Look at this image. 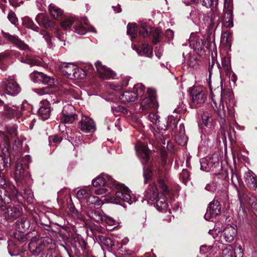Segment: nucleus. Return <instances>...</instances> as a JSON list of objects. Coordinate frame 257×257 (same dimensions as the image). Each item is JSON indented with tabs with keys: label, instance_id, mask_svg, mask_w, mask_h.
I'll use <instances>...</instances> for the list:
<instances>
[{
	"label": "nucleus",
	"instance_id": "obj_25",
	"mask_svg": "<svg viewBox=\"0 0 257 257\" xmlns=\"http://www.w3.org/2000/svg\"><path fill=\"white\" fill-rule=\"evenodd\" d=\"M217 67L220 72V77L221 78L223 73L228 75L230 72V60L228 57H223L221 58V66L217 63Z\"/></svg>",
	"mask_w": 257,
	"mask_h": 257
},
{
	"label": "nucleus",
	"instance_id": "obj_10",
	"mask_svg": "<svg viewBox=\"0 0 257 257\" xmlns=\"http://www.w3.org/2000/svg\"><path fill=\"white\" fill-rule=\"evenodd\" d=\"M48 241L47 237L39 239L37 237H34L29 244L30 251L34 255H38L42 252L41 257H47V254L44 251L48 250L47 247Z\"/></svg>",
	"mask_w": 257,
	"mask_h": 257
},
{
	"label": "nucleus",
	"instance_id": "obj_20",
	"mask_svg": "<svg viewBox=\"0 0 257 257\" xmlns=\"http://www.w3.org/2000/svg\"><path fill=\"white\" fill-rule=\"evenodd\" d=\"M95 65L97 69V71L99 74V76L102 79H109L113 78L115 74L112 70L107 68L105 66L103 65L101 62L97 61Z\"/></svg>",
	"mask_w": 257,
	"mask_h": 257
},
{
	"label": "nucleus",
	"instance_id": "obj_37",
	"mask_svg": "<svg viewBox=\"0 0 257 257\" xmlns=\"http://www.w3.org/2000/svg\"><path fill=\"white\" fill-rule=\"evenodd\" d=\"M36 21L39 26L45 29L48 27V16L46 11L45 13H39L36 17Z\"/></svg>",
	"mask_w": 257,
	"mask_h": 257
},
{
	"label": "nucleus",
	"instance_id": "obj_22",
	"mask_svg": "<svg viewBox=\"0 0 257 257\" xmlns=\"http://www.w3.org/2000/svg\"><path fill=\"white\" fill-rule=\"evenodd\" d=\"M76 65L71 63H63L59 67L62 74L69 79H73Z\"/></svg>",
	"mask_w": 257,
	"mask_h": 257
},
{
	"label": "nucleus",
	"instance_id": "obj_40",
	"mask_svg": "<svg viewBox=\"0 0 257 257\" xmlns=\"http://www.w3.org/2000/svg\"><path fill=\"white\" fill-rule=\"evenodd\" d=\"M63 13V11L56 5L51 4L49 5V15L54 19L60 18Z\"/></svg>",
	"mask_w": 257,
	"mask_h": 257
},
{
	"label": "nucleus",
	"instance_id": "obj_36",
	"mask_svg": "<svg viewBox=\"0 0 257 257\" xmlns=\"http://www.w3.org/2000/svg\"><path fill=\"white\" fill-rule=\"evenodd\" d=\"M150 22L142 21L140 23V34L143 37H147L152 32Z\"/></svg>",
	"mask_w": 257,
	"mask_h": 257
},
{
	"label": "nucleus",
	"instance_id": "obj_63",
	"mask_svg": "<svg viewBox=\"0 0 257 257\" xmlns=\"http://www.w3.org/2000/svg\"><path fill=\"white\" fill-rule=\"evenodd\" d=\"M8 18L12 24L16 25L18 22V19L14 12L9 13Z\"/></svg>",
	"mask_w": 257,
	"mask_h": 257
},
{
	"label": "nucleus",
	"instance_id": "obj_2",
	"mask_svg": "<svg viewBox=\"0 0 257 257\" xmlns=\"http://www.w3.org/2000/svg\"><path fill=\"white\" fill-rule=\"evenodd\" d=\"M92 183L94 187H100L95 191V193L98 195L106 192L107 189L105 186L113 188L112 194L110 196H107L106 199L110 203L120 204L121 201H124L131 204L136 201L135 197L127 187L118 183L107 174H101L93 179Z\"/></svg>",
	"mask_w": 257,
	"mask_h": 257
},
{
	"label": "nucleus",
	"instance_id": "obj_46",
	"mask_svg": "<svg viewBox=\"0 0 257 257\" xmlns=\"http://www.w3.org/2000/svg\"><path fill=\"white\" fill-rule=\"evenodd\" d=\"M23 25L28 28L31 29L34 31H37V27L36 26L33 20L28 17H25L23 19Z\"/></svg>",
	"mask_w": 257,
	"mask_h": 257
},
{
	"label": "nucleus",
	"instance_id": "obj_41",
	"mask_svg": "<svg viewBox=\"0 0 257 257\" xmlns=\"http://www.w3.org/2000/svg\"><path fill=\"white\" fill-rule=\"evenodd\" d=\"M133 92L137 95V98H138L142 97L143 95L145 96L147 90L146 91V88L143 84L137 83L134 86Z\"/></svg>",
	"mask_w": 257,
	"mask_h": 257
},
{
	"label": "nucleus",
	"instance_id": "obj_57",
	"mask_svg": "<svg viewBox=\"0 0 257 257\" xmlns=\"http://www.w3.org/2000/svg\"><path fill=\"white\" fill-rule=\"evenodd\" d=\"M162 32L158 29H156L153 34V39L152 42L156 44L159 41L160 38L161 37Z\"/></svg>",
	"mask_w": 257,
	"mask_h": 257
},
{
	"label": "nucleus",
	"instance_id": "obj_24",
	"mask_svg": "<svg viewBox=\"0 0 257 257\" xmlns=\"http://www.w3.org/2000/svg\"><path fill=\"white\" fill-rule=\"evenodd\" d=\"M4 113L8 118H12L15 117L19 118L22 115V112L20 110L19 106H17L16 105H13L12 107L7 105H5Z\"/></svg>",
	"mask_w": 257,
	"mask_h": 257
},
{
	"label": "nucleus",
	"instance_id": "obj_54",
	"mask_svg": "<svg viewBox=\"0 0 257 257\" xmlns=\"http://www.w3.org/2000/svg\"><path fill=\"white\" fill-rule=\"evenodd\" d=\"M47 0H36L37 8L41 11H46Z\"/></svg>",
	"mask_w": 257,
	"mask_h": 257
},
{
	"label": "nucleus",
	"instance_id": "obj_62",
	"mask_svg": "<svg viewBox=\"0 0 257 257\" xmlns=\"http://www.w3.org/2000/svg\"><path fill=\"white\" fill-rule=\"evenodd\" d=\"M6 129L8 133L12 138L17 136V127L15 126H6Z\"/></svg>",
	"mask_w": 257,
	"mask_h": 257
},
{
	"label": "nucleus",
	"instance_id": "obj_50",
	"mask_svg": "<svg viewBox=\"0 0 257 257\" xmlns=\"http://www.w3.org/2000/svg\"><path fill=\"white\" fill-rule=\"evenodd\" d=\"M234 249L232 245H228L222 251V257H234Z\"/></svg>",
	"mask_w": 257,
	"mask_h": 257
},
{
	"label": "nucleus",
	"instance_id": "obj_8",
	"mask_svg": "<svg viewBox=\"0 0 257 257\" xmlns=\"http://www.w3.org/2000/svg\"><path fill=\"white\" fill-rule=\"evenodd\" d=\"M203 124L202 134L201 136V143L205 147H207L210 141L215 135V131L212 123V119L207 113H203L202 116Z\"/></svg>",
	"mask_w": 257,
	"mask_h": 257
},
{
	"label": "nucleus",
	"instance_id": "obj_31",
	"mask_svg": "<svg viewBox=\"0 0 257 257\" xmlns=\"http://www.w3.org/2000/svg\"><path fill=\"white\" fill-rule=\"evenodd\" d=\"M32 80L35 83H42L44 84L48 83V76L43 73L38 71H34L30 75Z\"/></svg>",
	"mask_w": 257,
	"mask_h": 257
},
{
	"label": "nucleus",
	"instance_id": "obj_58",
	"mask_svg": "<svg viewBox=\"0 0 257 257\" xmlns=\"http://www.w3.org/2000/svg\"><path fill=\"white\" fill-rule=\"evenodd\" d=\"M74 107L71 104H67L63 107L62 110V115L70 114V113H73Z\"/></svg>",
	"mask_w": 257,
	"mask_h": 257
},
{
	"label": "nucleus",
	"instance_id": "obj_56",
	"mask_svg": "<svg viewBox=\"0 0 257 257\" xmlns=\"http://www.w3.org/2000/svg\"><path fill=\"white\" fill-rule=\"evenodd\" d=\"M190 178V174L188 171L186 169H183L180 176V180L185 184Z\"/></svg>",
	"mask_w": 257,
	"mask_h": 257
},
{
	"label": "nucleus",
	"instance_id": "obj_47",
	"mask_svg": "<svg viewBox=\"0 0 257 257\" xmlns=\"http://www.w3.org/2000/svg\"><path fill=\"white\" fill-rule=\"evenodd\" d=\"M87 75V72L83 69L80 68L77 66L75 71H74V79H82L85 77Z\"/></svg>",
	"mask_w": 257,
	"mask_h": 257
},
{
	"label": "nucleus",
	"instance_id": "obj_7",
	"mask_svg": "<svg viewBox=\"0 0 257 257\" xmlns=\"http://www.w3.org/2000/svg\"><path fill=\"white\" fill-rule=\"evenodd\" d=\"M72 25L74 31L79 35H84L87 31L96 32L94 27L88 25L86 17L79 19L75 16H71L64 19L61 22V26L65 30H70Z\"/></svg>",
	"mask_w": 257,
	"mask_h": 257
},
{
	"label": "nucleus",
	"instance_id": "obj_48",
	"mask_svg": "<svg viewBox=\"0 0 257 257\" xmlns=\"http://www.w3.org/2000/svg\"><path fill=\"white\" fill-rule=\"evenodd\" d=\"M153 169L149 166H144V177L145 178V183H146L148 180H149L152 176L153 175Z\"/></svg>",
	"mask_w": 257,
	"mask_h": 257
},
{
	"label": "nucleus",
	"instance_id": "obj_38",
	"mask_svg": "<svg viewBox=\"0 0 257 257\" xmlns=\"http://www.w3.org/2000/svg\"><path fill=\"white\" fill-rule=\"evenodd\" d=\"M10 156L8 153L0 152V171L10 166Z\"/></svg>",
	"mask_w": 257,
	"mask_h": 257
},
{
	"label": "nucleus",
	"instance_id": "obj_55",
	"mask_svg": "<svg viewBox=\"0 0 257 257\" xmlns=\"http://www.w3.org/2000/svg\"><path fill=\"white\" fill-rule=\"evenodd\" d=\"M111 109L115 115H118L119 112L125 113L127 112L126 108L120 105L113 106L111 107Z\"/></svg>",
	"mask_w": 257,
	"mask_h": 257
},
{
	"label": "nucleus",
	"instance_id": "obj_60",
	"mask_svg": "<svg viewBox=\"0 0 257 257\" xmlns=\"http://www.w3.org/2000/svg\"><path fill=\"white\" fill-rule=\"evenodd\" d=\"M233 2L232 0H224V9L223 11H233Z\"/></svg>",
	"mask_w": 257,
	"mask_h": 257
},
{
	"label": "nucleus",
	"instance_id": "obj_49",
	"mask_svg": "<svg viewBox=\"0 0 257 257\" xmlns=\"http://www.w3.org/2000/svg\"><path fill=\"white\" fill-rule=\"evenodd\" d=\"M75 119V115L74 113H70V114L62 115L61 121L64 123H72Z\"/></svg>",
	"mask_w": 257,
	"mask_h": 257
},
{
	"label": "nucleus",
	"instance_id": "obj_16",
	"mask_svg": "<svg viewBox=\"0 0 257 257\" xmlns=\"http://www.w3.org/2000/svg\"><path fill=\"white\" fill-rule=\"evenodd\" d=\"M205 24L208 27L209 31H212L214 27L216 28L219 24V14L217 13L210 11L204 17Z\"/></svg>",
	"mask_w": 257,
	"mask_h": 257
},
{
	"label": "nucleus",
	"instance_id": "obj_4",
	"mask_svg": "<svg viewBox=\"0 0 257 257\" xmlns=\"http://www.w3.org/2000/svg\"><path fill=\"white\" fill-rule=\"evenodd\" d=\"M149 119L154 125L152 128V132L158 142H161L163 145L167 143L168 145L169 141L166 142L164 133L167 130L173 131L175 129L179 120V116L176 115L174 117L173 115H169L167 120V124H165L160 121V116L155 112H151L148 115Z\"/></svg>",
	"mask_w": 257,
	"mask_h": 257
},
{
	"label": "nucleus",
	"instance_id": "obj_34",
	"mask_svg": "<svg viewBox=\"0 0 257 257\" xmlns=\"http://www.w3.org/2000/svg\"><path fill=\"white\" fill-rule=\"evenodd\" d=\"M87 216L94 221L100 223L103 220L102 213L101 210H88L86 212Z\"/></svg>",
	"mask_w": 257,
	"mask_h": 257
},
{
	"label": "nucleus",
	"instance_id": "obj_42",
	"mask_svg": "<svg viewBox=\"0 0 257 257\" xmlns=\"http://www.w3.org/2000/svg\"><path fill=\"white\" fill-rule=\"evenodd\" d=\"M92 194V191L89 188L81 189L79 190L76 193V197L79 200H87L90 194Z\"/></svg>",
	"mask_w": 257,
	"mask_h": 257
},
{
	"label": "nucleus",
	"instance_id": "obj_9",
	"mask_svg": "<svg viewBox=\"0 0 257 257\" xmlns=\"http://www.w3.org/2000/svg\"><path fill=\"white\" fill-rule=\"evenodd\" d=\"M21 91V87L15 77L9 76L4 78L0 83V95L6 94L12 96L17 95Z\"/></svg>",
	"mask_w": 257,
	"mask_h": 257
},
{
	"label": "nucleus",
	"instance_id": "obj_35",
	"mask_svg": "<svg viewBox=\"0 0 257 257\" xmlns=\"http://www.w3.org/2000/svg\"><path fill=\"white\" fill-rule=\"evenodd\" d=\"M222 18L223 25L226 28H232L233 26V11H223Z\"/></svg>",
	"mask_w": 257,
	"mask_h": 257
},
{
	"label": "nucleus",
	"instance_id": "obj_59",
	"mask_svg": "<svg viewBox=\"0 0 257 257\" xmlns=\"http://www.w3.org/2000/svg\"><path fill=\"white\" fill-rule=\"evenodd\" d=\"M231 34L227 32H224L221 36V41L222 42H225L226 43H229L231 41Z\"/></svg>",
	"mask_w": 257,
	"mask_h": 257
},
{
	"label": "nucleus",
	"instance_id": "obj_21",
	"mask_svg": "<svg viewBox=\"0 0 257 257\" xmlns=\"http://www.w3.org/2000/svg\"><path fill=\"white\" fill-rule=\"evenodd\" d=\"M80 129L84 133H92L95 131V126L93 120L87 116H83L80 122Z\"/></svg>",
	"mask_w": 257,
	"mask_h": 257
},
{
	"label": "nucleus",
	"instance_id": "obj_43",
	"mask_svg": "<svg viewBox=\"0 0 257 257\" xmlns=\"http://www.w3.org/2000/svg\"><path fill=\"white\" fill-rule=\"evenodd\" d=\"M28 64L30 65L31 66H42V67H46L47 64L44 63L43 60L38 57H33L27 59Z\"/></svg>",
	"mask_w": 257,
	"mask_h": 257
},
{
	"label": "nucleus",
	"instance_id": "obj_26",
	"mask_svg": "<svg viewBox=\"0 0 257 257\" xmlns=\"http://www.w3.org/2000/svg\"><path fill=\"white\" fill-rule=\"evenodd\" d=\"M236 235V229L231 225H227L223 230V236L226 242H232Z\"/></svg>",
	"mask_w": 257,
	"mask_h": 257
},
{
	"label": "nucleus",
	"instance_id": "obj_45",
	"mask_svg": "<svg viewBox=\"0 0 257 257\" xmlns=\"http://www.w3.org/2000/svg\"><path fill=\"white\" fill-rule=\"evenodd\" d=\"M88 205L94 204L95 206H100L103 204L102 201L100 200L98 197L90 194L86 200Z\"/></svg>",
	"mask_w": 257,
	"mask_h": 257
},
{
	"label": "nucleus",
	"instance_id": "obj_27",
	"mask_svg": "<svg viewBox=\"0 0 257 257\" xmlns=\"http://www.w3.org/2000/svg\"><path fill=\"white\" fill-rule=\"evenodd\" d=\"M120 101L124 104H131L138 99L137 95L131 91H126L119 96Z\"/></svg>",
	"mask_w": 257,
	"mask_h": 257
},
{
	"label": "nucleus",
	"instance_id": "obj_17",
	"mask_svg": "<svg viewBox=\"0 0 257 257\" xmlns=\"http://www.w3.org/2000/svg\"><path fill=\"white\" fill-rule=\"evenodd\" d=\"M2 33L4 38L9 41L11 43L15 45L19 49L25 50L28 48V46L19 39L16 35H11L3 31H2Z\"/></svg>",
	"mask_w": 257,
	"mask_h": 257
},
{
	"label": "nucleus",
	"instance_id": "obj_6",
	"mask_svg": "<svg viewBox=\"0 0 257 257\" xmlns=\"http://www.w3.org/2000/svg\"><path fill=\"white\" fill-rule=\"evenodd\" d=\"M31 162L32 160L29 155L19 158L17 161L14 178L18 187H22L24 185H29L32 183L33 181L30 174L28 172H26L24 168V165L29 168V164Z\"/></svg>",
	"mask_w": 257,
	"mask_h": 257
},
{
	"label": "nucleus",
	"instance_id": "obj_33",
	"mask_svg": "<svg viewBox=\"0 0 257 257\" xmlns=\"http://www.w3.org/2000/svg\"><path fill=\"white\" fill-rule=\"evenodd\" d=\"M190 46L194 50H199L202 48L203 41L196 34L192 33L189 39Z\"/></svg>",
	"mask_w": 257,
	"mask_h": 257
},
{
	"label": "nucleus",
	"instance_id": "obj_23",
	"mask_svg": "<svg viewBox=\"0 0 257 257\" xmlns=\"http://www.w3.org/2000/svg\"><path fill=\"white\" fill-rule=\"evenodd\" d=\"M130 81V77L127 76H121L120 78L109 84L110 88L116 91H120L126 87Z\"/></svg>",
	"mask_w": 257,
	"mask_h": 257
},
{
	"label": "nucleus",
	"instance_id": "obj_15",
	"mask_svg": "<svg viewBox=\"0 0 257 257\" xmlns=\"http://www.w3.org/2000/svg\"><path fill=\"white\" fill-rule=\"evenodd\" d=\"M135 149L137 154L142 163L144 165L147 163L149 161L150 158L149 151L146 146L143 143L138 141L135 145Z\"/></svg>",
	"mask_w": 257,
	"mask_h": 257
},
{
	"label": "nucleus",
	"instance_id": "obj_61",
	"mask_svg": "<svg viewBox=\"0 0 257 257\" xmlns=\"http://www.w3.org/2000/svg\"><path fill=\"white\" fill-rule=\"evenodd\" d=\"M248 203L250 205L253 209L257 211V198L256 197L253 196L250 197L248 199Z\"/></svg>",
	"mask_w": 257,
	"mask_h": 257
},
{
	"label": "nucleus",
	"instance_id": "obj_39",
	"mask_svg": "<svg viewBox=\"0 0 257 257\" xmlns=\"http://www.w3.org/2000/svg\"><path fill=\"white\" fill-rule=\"evenodd\" d=\"M180 133L175 137V141L180 145H185L187 142V137L185 135V127L183 123L180 124Z\"/></svg>",
	"mask_w": 257,
	"mask_h": 257
},
{
	"label": "nucleus",
	"instance_id": "obj_29",
	"mask_svg": "<svg viewBox=\"0 0 257 257\" xmlns=\"http://www.w3.org/2000/svg\"><path fill=\"white\" fill-rule=\"evenodd\" d=\"M30 226L29 220L27 218L18 219L15 223V227L17 231L25 232Z\"/></svg>",
	"mask_w": 257,
	"mask_h": 257
},
{
	"label": "nucleus",
	"instance_id": "obj_12",
	"mask_svg": "<svg viewBox=\"0 0 257 257\" xmlns=\"http://www.w3.org/2000/svg\"><path fill=\"white\" fill-rule=\"evenodd\" d=\"M158 107V103L156 99V92L152 88H148L145 97L141 103L142 111H148L151 109H156Z\"/></svg>",
	"mask_w": 257,
	"mask_h": 257
},
{
	"label": "nucleus",
	"instance_id": "obj_52",
	"mask_svg": "<svg viewBox=\"0 0 257 257\" xmlns=\"http://www.w3.org/2000/svg\"><path fill=\"white\" fill-rule=\"evenodd\" d=\"M99 240L101 243L108 247H112L114 246V243L111 238L103 236H98Z\"/></svg>",
	"mask_w": 257,
	"mask_h": 257
},
{
	"label": "nucleus",
	"instance_id": "obj_18",
	"mask_svg": "<svg viewBox=\"0 0 257 257\" xmlns=\"http://www.w3.org/2000/svg\"><path fill=\"white\" fill-rule=\"evenodd\" d=\"M231 182L236 189L238 193V198L241 203H243L245 197H244V192L243 190V183L239 179L236 174H232L231 178Z\"/></svg>",
	"mask_w": 257,
	"mask_h": 257
},
{
	"label": "nucleus",
	"instance_id": "obj_19",
	"mask_svg": "<svg viewBox=\"0 0 257 257\" xmlns=\"http://www.w3.org/2000/svg\"><path fill=\"white\" fill-rule=\"evenodd\" d=\"M95 65L97 69V71L99 74V76L102 79H109L113 78L115 74L112 70L107 68L105 66L103 65L101 62L97 61Z\"/></svg>",
	"mask_w": 257,
	"mask_h": 257
},
{
	"label": "nucleus",
	"instance_id": "obj_14",
	"mask_svg": "<svg viewBox=\"0 0 257 257\" xmlns=\"http://www.w3.org/2000/svg\"><path fill=\"white\" fill-rule=\"evenodd\" d=\"M220 203L217 200H213L210 202L204 215V218L207 220H212L220 212Z\"/></svg>",
	"mask_w": 257,
	"mask_h": 257
},
{
	"label": "nucleus",
	"instance_id": "obj_53",
	"mask_svg": "<svg viewBox=\"0 0 257 257\" xmlns=\"http://www.w3.org/2000/svg\"><path fill=\"white\" fill-rule=\"evenodd\" d=\"M87 243L83 239L81 236H77L75 238V246L76 247H80L83 249L85 247Z\"/></svg>",
	"mask_w": 257,
	"mask_h": 257
},
{
	"label": "nucleus",
	"instance_id": "obj_44",
	"mask_svg": "<svg viewBox=\"0 0 257 257\" xmlns=\"http://www.w3.org/2000/svg\"><path fill=\"white\" fill-rule=\"evenodd\" d=\"M24 232H15L14 233V236L17 240L23 242H25L30 237H32V239H33L34 237H37L35 235L34 236H31V234H32V233H29L27 234H25L24 233ZM32 240V239H31V240Z\"/></svg>",
	"mask_w": 257,
	"mask_h": 257
},
{
	"label": "nucleus",
	"instance_id": "obj_30",
	"mask_svg": "<svg viewBox=\"0 0 257 257\" xmlns=\"http://www.w3.org/2000/svg\"><path fill=\"white\" fill-rule=\"evenodd\" d=\"M41 106L38 110L39 118L43 121L48 119V101L44 100L41 101Z\"/></svg>",
	"mask_w": 257,
	"mask_h": 257
},
{
	"label": "nucleus",
	"instance_id": "obj_3",
	"mask_svg": "<svg viewBox=\"0 0 257 257\" xmlns=\"http://www.w3.org/2000/svg\"><path fill=\"white\" fill-rule=\"evenodd\" d=\"M158 175L159 177L158 185L161 194L158 193V190L156 184H153L146 191L145 200L148 204H154V201H156L155 207L157 209L160 211H163L165 210L168 207L164 196L170 194V189L168 185L166 175L160 168L158 169Z\"/></svg>",
	"mask_w": 257,
	"mask_h": 257
},
{
	"label": "nucleus",
	"instance_id": "obj_1",
	"mask_svg": "<svg viewBox=\"0 0 257 257\" xmlns=\"http://www.w3.org/2000/svg\"><path fill=\"white\" fill-rule=\"evenodd\" d=\"M34 199L30 189L25 188L23 195L14 186H10L6 189L0 190V210L5 211V216L7 219L17 218L22 214V206H24L25 201L31 204Z\"/></svg>",
	"mask_w": 257,
	"mask_h": 257
},
{
	"label": "nucleus",
	"instance_id": "obj_32",
	"mask_svg": "<svg viewBox=\"0 0 257 257\" xmlns=\"http://www.w3.org/2000/svg\"><path fill=\"white\" fill-rule=\"evenodd\" d=\"M244 178L246 185L249 188L253 190L257 188V181L252 171H249L246 172L244 174Z\"/></svg>",
	"mask_w": 257,
	"mask_h": 257
},
{
	"label": "nucleus",
	"instance_id": "obj_5",
	"mask_svg": "<svg viewBox=\"0 0 257 257\" xmlns=\"http://www.w3.org/2000/svg\"><path fill=\"white\" fill-rule=\"evenodd\" d=\"M214 104L216 107L215 110L221 118H224L226 115L224 106L225 104L228 110V115L234 119L233 125L236 127L239 126L235 120L234 109L233 107L235 104V101L232 92L230 89H222L221 103L219 104L218 106L217 105L216 102L214 101Z\"/></svg>",
	"mask_w": 257,
	"mask_h": 257
},
{
	"label": "nucleus",
	"instance_id": "obj_13",
	"mask_svg": "<svg viewBox=\"0 0 257 257\" xmlns=\"http://www.w3.org/2000/svg\"><path fill=\"white\" fill-rule=\"evenodd\" d=\"M200 169L206 172L213 170L219 167V159L218 154H213L211 157L202 158L200 160Z\"/></svg>",
	"mask_w": 257,
	"mask_h": 257
},
{
	"label": "nucleus",
	"instance_id": "obj_28",
	"mask_svg": "<svg viewBox=\"0 0 257 257\" xmlns=\"http://www.w3.org/2000/svg\"><path fill=\"white\" fill-rule=\"evenodd\" d=\"M132 48L136 50L140 55H144L146 57H151L153 53L152 48L147 44H143L140 50L136 45H133Z\"/></svg>",
	"mask_w": 257,
	"mask_h": 257
},
{
	"label": "nucleus",
	"instance_id": "obj_11",
	"mask_svg": "<svg viewBox=\"0 0 257 257\" xmlns=\"http://www.w3.org/2000/svg\"><path fill=\"white\" fill-rule=\"evenodd\" d=\"M191 105L196 107L198 105L203 104L206 99L205 88L200 85L194 86L190 89Z\"/></svg>",
	"mask_w": 257,
	"mask_h": 257
},
{
	"label": "nucleus",
	"instance_id": "obj_51",
	"mask_svg": "<svg viewBox=\"0 0 257 257\" xmlns=\"http://www.w3.org/2000/svg\"><path fill=\"white\" fill-rule=\"evenodd\" d=\"M137 27L135 24H128L127 27V33L130 35L132 39L136 37Z\"/></svg>",
	"mask_w": 257,
	"mask_h": 257
},
{
	"label": "nucleus",
	"instance_id": "obj_64",
	"mask_svg": "<svg viewBox=\"0 0 257 257\" xmlns=\"http://www.w3.org/2000/svg\"><path fill=\"white\" fill-rule=\"evenodd\" d=\"M34 91L40 95L47 94L48 93V87L46 86L41 88L35 89Z\"/></svg>",
	"mask_w": 257,
	"mask_h": 257
}]
</instances>
